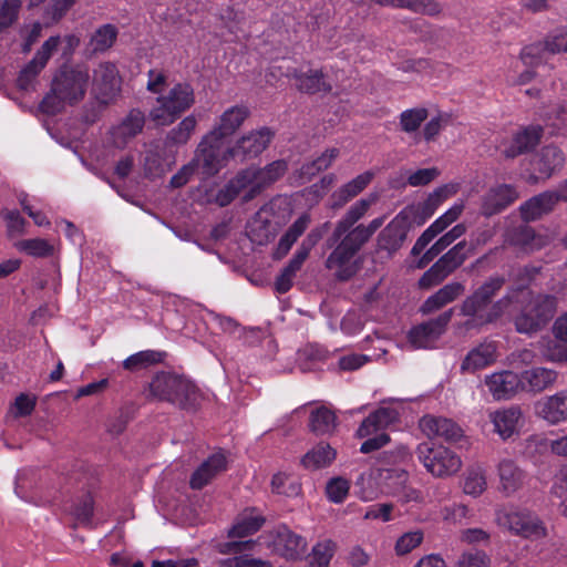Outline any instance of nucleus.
<instances>
[{"label":"nucleus","mask_w":567,"mask_h":567,"mask_svg":"<svg viewBox=\"0 0 567 567\" xmlns=\"http://www.w3.org/2000/svg\"><path fill=\"white\" fill-rule=\"evenodd\" d=\"M466 233L464 224H457L443 236H441L431 248L424 254L419 267H424L433 258L440 255L444 249L452 245L456 239L461 238Z\"/></svg>","instance_id":"37998d69"},{"label":"nucleus","mask_w":567,"mask_h":567,"mask_svg":"<svg viewBox=\"0 0 567 567\" xmlns=\"http://www.w3.org/2000/svg\"><path fill=\"white\" fill-rule=\"evenodd\" d=\"M424 534L421 529L411 530L400 536L395 543V553L399 556L406 555L421 545Z\"/></svg>","instance_id":"6e6d98bb"},{"label":"nucleus","mask_w":567,"mask_h":567,"mask_svg":"<svg viewBox=\"0 0 567 567\" xmlns=\"http://www.w3.org/2000/svg\"><path fill=\"white\" fill-rule=\"evenodd\" d=\"M501 488L506 495L515 493L524 482V473L511 460H503L498 464Z\"/></svg>","instance_id":"ea45409f"},{"label":"nucleus","mask_w":567,"mask_h":567,"mask_svg":"<svg viewBox=\"0 0 567 567\" xmlns=\"http://www.w3.org/2000/svg\"><path fill=\"white\" fill-rule=\"evenodd\" d=\"M547 121L555 130L567 131V103L557 105L548 115Z\"/></svg>","instance_id":"774afa93"},{"label":"nucleus","mask_w":567,"mask_h":567,"mask_svg":"<svg viewBox=\"0 0 567 567\" xmlns=\"http://www.w3.org/2000/svg\"><path fill=\"white\" fill-rule=\"evenodd\" d=\"M144 123V113L140 110H132L127 116L111 131L113 145L117 148L125 147L133 137L142 132Z\"/></svg>","instance_id":"c756f323"},{"label":"nucleus","mask_w":567,"mask_h":567,"mask_svg":"<svg viewBox=\"0 0 567 567\" xmlns=\"http://www.w3.org/2000/svg\"><path fill=\"white\" fill-rule=\"evenodd\" d=\"M310 224V216L302 214L295 223L288 228V230L280 238L276 249L272 252V258L280 260L291 249L292 245L297 239L305 233Z\"/></svg>","instance_id":"4c0bfd02"},{"label":"nucleus","mask_w":567,"mask_h":567,"mask_svg":"<svg viewBox=\"0 0 567 567\" xmlns=\"http://www.w3.org/2000/svg\"><path fill=\"white\" fill-rule=\"evenodd\" d=\"M488 420L493 424V431L503 441L519 434L524 426V413L519 405L501 408L488 413Z\"/></svg>","instance_id":"2eb2a0df"},{"label":"nucleus","mask_w":567,"mask_h":567,"mask_svg":"<svg viewBox=\"0 0 567 567\" xmlns=\"http://www.w3.org/2000/svg\"><path fill=\"white\" fill-rule=\"evenodd\" d=\"M339 156L338 148H329L324 151L312 162L306 163L300 168V177L305 181H310L316 174L329 168L334 159Z\"/></svg>","instance_id":"49530a36"},{"label":"nucleus","mask_w":567,"mask_h":567,"mask_svg":"<svg viewBox=\"0 0 567 567\" xmlns=\"http://www.w3.org/2000/svg\"><path fill=\"white\" fill-rule=\"evenodd\" d=\"M228 156H230L228 150L223 148V141L209 138V134H206L199 143L192 163L195 168L202 169L205 176H213L225 165Z\"/></svg>","instance_id":"ddd939ff"},{"label":"nucleus","mask_w":567,"mask_h":567,"mask_svg":"<svg viewBox=\"0 0 567 567\" xmlns=\"http://www.w3.org/2000/svg\"><path fill=\"white\" fill-rule=\"evenodd\" d=\"M336 458V451L326 443H319L301 460L302 465L309 470L328 466Z\"/></svg>","instance_id":"c03bdc74"},{"label":"nucleus","mask_w":567,"mask_h":567,"mask_svg":"<svg viewBox=\"0 0 567 567\" xmlns=\"http://www.w3.org/2000/svg\"><path fill=\"white\" fill-rule=\"evenodd\" d=\"M91 75L85 64L61 66L53 76L51 90L40 103L41 112L54 115L65 105L80 103L87 91Z\"/></svg>","instance_id":"f03ea898"},{"label":"nucleus","mask_w":567,"mask_h":567,"mask_svg":"<svg viewBox=\"0 0 567 567\" xmlns=\"http://www.w3.org/2000/svg\"><path fill=\"white\" fill-rule=\"evenodd\" d=\"M558 308V299L554 295L527 291L520 309L514 317V326L518 333L533 336L542 331L554 318Z\"/></svg>","instance_id":"20e7f679"},{"label":"nucleus","mask_w":567,"mask_h":567,"mask_svg":"<svg viewBox=\"0 0 567 567\" xmlns=\"http://www.w3.org/2000/svg\"><path fill=\"white\" fill-rule=\"evenodd\" d=\"M118 35V29L111 23L99 27L90 39L93 52H105L113 47Z\"/></svg>","instance_id":"a18cd8bd"},{"label":"nucleus","mask_w":567,"mask_h":567,"mask_svg":"<svg viewBox=\"0 0 567 567\" xmlns=\"http://www.w3.org/2000/svg\"><path fill=\"white\" fill-rule=\"evenodd\" d=\"M271 207L265 205L261 207L248 226V235L252 243L257 245H266L270 243L277 235L279 226L270 219Z\"/></svg>","instance_id":"393cba45"},{"label":"nucleus","mask_w":567,"mask_h":567,"mask_svg":"<svg viewBox=\"0 0 567 567\" xmlns=\"http://www.w3.org/2000/svg\"><path fill=\"white\" fill-rule=\"evenodd\" d=\"M567 52V30L549 38L545 44H532L523 49L522 60L526 65H536L545 53Z\"/></svg>","instance_id":"cd10ccee"},{"label":"nucleus","mask_w":567,"mask_h":567,"mask_svg":"<svg viewBox=\"0 0 567 567\" xmlns=\"http://www.w3.org/2000/svg\"><path fill=\"white\" fill-rule=\"evenodd\" d=\"M165 354L155 350L140 351L130 355L124 360L123 367L130 371H137L150 365L159 363L164 360Z\"/></svg>","instance_id":"de8ad7c7"},{"label":"nucleus","mask_w":567,"mask_h":567,"mask_svg":"<svg viewBox=\"0 0 567 567\" xmlns=\"http://www.w3.org/2000/svg\"><path fill=\"white\" fill-rule=\"evenodd\" d=\"M565 156L556 146L544 147L533 159V167L544 179L549 178L564 166Z\"/></svg>","instance_id":"c9c22d12"},{"label":"nucleus","mask_w":567,"mask_h":567,"mask_svg":"<svg viewBox=\"0 0 567 567\" xmlns=\"http://www.w3.org/2000/svg\"><path fill=\"white\" fill-rule=\"evenodd\" d=\"M420 427L431 439L457 442L463 437V430L453 420L446 417L425 415L420 420Z\"/></svg>","instance_id":"b1692460"},{"label":"nucleus","mask_w":567,"mask_h":567,"mask_svg":"<svg viewBox=\"0 0 567 567\" xmlns=\"http://www.w3.org/2000/svg\"><path fill=\"white\" fill-rule=\"evenodd\" d=\"M194 103L193 86L188 83H176L156 97V102L150 111V118L157 125H171Z\"/></svg>","instance_id":"39448f33"},{"label":"nucleus","mask_w":567,"mask_h":567,"mask_svg":"<svg viewBox=\"0 0 567 567\" xmlns=\"http://www.w3.org/2000/svg\"><path fill=\"white\" fill-rule=\"evenodd\" d=\"M264 190L260 183L257 167H248L240 171L233 179L216 195V203L219 206H227L238 195H243L244 202H249Z\"/></svg>","instance_id":"9d476101"},{"label":"nucleus","mask_w":567,"mask_h":567,"mask_svg":"<svg viewBox=\"0 0 567 567\" xmlns=\"http://www.w3.org/2000/svg\"><path fill=\"white\" fill-rule=\"evenodd\" d=\"M504 243L524 252H533L545 245V239L534 228L527 225H519L506 229Z\"/></svg>","instance_id":"a878e982"},{"label":"nucleus","mask_w":567,"mask_h":567,"mask_svg":"<svg viewBox=\"0 0 567 567\" xmlns=\"http://www.w3.org/2000/svg\"><path fill=\"white\" fill-rule=\"evenodd\" d=\"M557 206V197L550 190L539 193L520 204L518 210L524 221H535L550 214Z\"/></svg>","instance_id":"c85d7f7f"},{"label":"nucleus","mask_w":567,"mask_h":567,"mask_svg":"<svg viewBox=\"0 0 567 567\" xmlns=\"http://www.w3.org/2000/svg\"><path fill=\"white\" fill-rule=\"evenodd\" d=\"M467 240H461L445 252L427 271L420 278L421 288H431L442 282L450 274L457 269L466 258L472 255L467 252Z\"/></svg>","instance_id":"9b49d317"},{"label":"nucleus","mask_w":567,"mask_h":567,"mask_svg":"<svg viewBox=\"0 0 567 567\" xmlns=\"http://www.w3.org/2000/svg\"><path fill=\"white\" fill-rule=\"evenodd\" d=\"M385 217H377L369 224H359L353 231L343 235L341 239L332 244L328 239L329 246H334V249L326 260V267L333 272L337 279L348 280L358 270L357 264L353 260L354 256L360 249L370 240L375 231L384 224Z\"/></svg>","instance_id":"7ed1b4c3"},{"label":"nucleus","mask_w":567,"mask_h":567,"mask_svg":"<svg viewBox=\"0 0 567 567\" xmlns=\"http://www.w3.org/2000/svg\"><path fill=\"white\" fill-rule=\"evenodd\" d=\"M350 489V482L343 477L331 478L326 486V494L328 498L338 504L342 503L348 496Z\"/></svg>","instance_id":"bf43d9fd"},{"label":"nucleus","mask_w":567,"mask_h":567,"mask_svg":"<svg viewBox=\"0 0 567 567\" xmlns=\"http://www.w3.org/2000/svg\"><path fill=\"white\" fill-rule=\"evenodd\" d=\"M227 467V460L223 453L210 455L192 474L189 485L193 489H202Z\"/></svg>","instance_id":"7c9ffc66"},{"label":"nucleus","mask_w":567,"mask_h":567,"mask_svg":"<svg viewBox=\"0 0 567 567\" xmlns=\"http://www.w3.org/2000/svg\"><path fill=\"white\" fill-rule=\"evenodd\" d=\"M465 291V286L462 282L453 281L441 289H439L434 295L430 296L422 305L421 311L424 315H429L437 311L444 306L453 302L460 296H462Z\"/></svg>","instance_id":"f704fd0d"},{"label":"nucleus","mask_w":567,"mask_h":567,"mask_svg":"<svg viewBox=\"0 0 567 567\" xmlns=\"http://www.w3.org/2000/svg\"><path fill=\"white\" fill-rule=\"evenodd\" d=\"M93 94L102 105L113 103L121 91V76L112 62H101L93 71Z\"/></svg>","instance_id":"f8f14e48"},{"label":"nucleus","mask_w":567,"mask_h":567,"mask_svg":"<svg viewBox=\"0 0 567 567\" xmlns=\"http://www.w3.org/2000/svg\"><path fill=\"white\" fill-rule=\"evenodd\" d=\"M453 194L454 189L452 186H443L436 188L424 202L423 210L427 214V216H431L434 210Z\"/></svg>","instance_id":"e2e57ef3"},{"label":"nucleus","mask_w":567,"mask_h":567,"mask_svg":"<svg viewBox=\"0 0 567 567\" xmlns=\"http://www.w3.org/2000/svg\"><path fill=\"white\" fill-rule=\"evenodd\" d=\"M374 174L367 171L338 188L332 195V208H341L352 198L362 193L372 182Z\"/></svg>","instance_id":"72a5a7b5"},{"label":"nucleus","mask_w":567,"mask_h":567,"mask_svg":"<svg viewBox=\"0 0 567 567\" xmlns=\"http://www.w3.org/2000/svg\"><path fill=\"white\" fill-rule=\"evenodd\" d=\"M16 247L30 256L44 258L54 254V246L43 238L24 239Z\"/></svg>","instance_id":"603ef678"},{"label":"nucleus","mask_w":567,"mask_h":567,"mask_svg":"<svg viewBox=\"0 0 567 567\" xmlns=\"http://www.w3.org/2000/svg\"><path fill=\"white\" fill-rule=\"evenodd\" d=\"M427 116L425 107L405 110L400 115V126L405 133H415Z\"/></svg>","instance_id":"864d4df0"},{"label":"nucleus","mask_w":567,"mask_h":567,"mask_svg":"<svg viewBox=\"0 0 567 567\" xmlns=\"http://www.w3.org/2000/svg\"><path fill=\"white\" fill-rule=\"evenodd\" d=\"M416 454L426 471L435 477L454 475L462 466L461 457L443 445L421 443Z\"/></svg>","instance_id":"1a4fd4ad"},{"label":"nucleus","mask_w":567,"mask_h":567,"mask_svg":"<svg viewBox=\"0 0 567 567\" xmlns=\"http://www.w3.org/2000/svg\"><path fill=\"white\" fill-rule=\"evenodd\" d=\"M249 111L244 105H234L223 112L214 128L208 133L209 138L224 140L233 135L248 117Z\"/></svg>","instance_id":"bb28decb"},{"label":"nucleus","mask_w":567,"mask_h":567,"mask_svg":"<svg viewBox=\"0 0 567 567\" xmlns=\"http://www.w3.org/2000/svg\"><path fill=\"white\" fill-rule=\"evenodd\" d=\"M464 204L455 203L447 212L431 224L433 229L439 234L444 231L452 223H454L463 213Z\"/></svg>","instance_id":"0e129e2a"},{"label":"nucleus","mask_w":567,"mask_h":567,"mask_svg":"<svg viewBox=\"0 0 567 567\" xmlns=\"http://www.w3.org/2000/svg\"><path fill=\"white\" fill-rule=\"evenodd\" d=\"M394 8L409 9L414 12L434 14L439 12L437 4L430 0H395Z\"/></svg>","instance_id":"69168bd1"},{"label":"nucleus","mask_w":567,"mask_h":567,"mask_svg":"<svg viewBox=\"0 0 567 567\" xmlns=\"http://www.w3.org/2000/svg\"><path fill=\"white\" fill-rule=\"evenodd\" d=\"M456 567H489V558L481 550L467 551L461 556Z\"/></svg>","instance_id":"338daca9"},{"label":"nucleus","mask_w":567,"mask_h":567,"mask_svg":"<svg viewBox=\"0 0 567 567\" xmlns=\"http://www.w3.org/2000/svg\"><path fill=\"white\" fill-rule=\"evenodd\" d=\"M307 259V250L296 251L289 264L282 269L280 275L277 277L275 287L279 293H286L293 282V278L297 271L300 270L302 264Z\"/></svg>","instance_id":"79ce46f5"},{"label":"nucleus","mask_w":567,"mask_h":567,"mask_svg":"<svg viewBox=\"0 0 567 567\" xmlns=\"http://www.w3.org/2000/svg\"><path fill=\"white\" fill-rule=\"evenodd\" d=\"M496 524L511 534L524 538L538 539L546 536V527L539 517L519 508H499L495 514Z\"/></svg>","instance_id":"6e6552de"},{"label":"nucleus","mask_w":567,"mask_h":567,"mask_svg":"<svg viewBox=\"0 0 567 567\" xmlns=\"http://www.w3.org/2000/svg\"><path fill=\"white\" fill-rule=\"evenodd\" d=\"M518 197L519 193L515 186L508 184L495 185L482 197L481 212L484 216H493L506 209Z\"/></svg>","instance_id":"6ab92c4d"},{"label":"nucleus","mask_w":567,"mask_h":567,"mask_svg":"<svg viewBox=\"0 0 567 567\" xmlns=\"http://www.w3.org/2000/svg\"><path fill=\"white\" fill-rule=\"evenodd\" d=\"M409 220L404 212L398 214L379 234L377 243L380 250L393 254L399 250L408 234Z\"/></svg>","instance_id":"5701e85b"},{"label":"nucleus","mask_w":567,"mask_h":567,"mask_svg":"<svg viewBox=\"0 0 567 567\" xmlns=\"http://www.w3.org/2000/svg\"><path fill=\"white\" fill-rule=\"evenodd\" d=\"M288 165L284 159L275 161L262 168L257 167L260 183L265 189L276 181H278L287 172Z\"/></svg>","instance_id":"5fc2aeb1"},{"label":"nucleus","mask_w":567,"mask_h":567,"mask_svg":"<svg viewBox=\"0 0 567 567\" xmlns=\"http://www.w3.org/2000/svg\"><path fill=\"white\" fill-rule=\"evenodd\" d=\"M45 68L41 61L33 58L20 72L18 78V86L28 90L39 73Z\"/></svg>","instance_id":"052dcab7"},{"label":"nucleus","mask_w":567,"mask_h":567,"mask_svg":"<svg viewBox=\"0 0 567 567\" xmlns=\"http://www.w3.org/2000/svg\"><path fill=\"white\" fill-rule=\"evenodd\" d=\"M491 395L497 400H511L518 393H523L519 373L511 370H503L488 374L484 379Z\"/></svg>","instance_id":"dca6fc26"},{"label":"nucleus","mask_w":567,"mask_h":567,"mask_svg":"<svg viewBox=\"0 0 567 567\" xmlns=\"http://www.w3.org/2000/svg\"><path fill=\"white\" fill-rule=\"evenodd\" d=\"M334 551V544L331 540L318 543L311 554L309 567H328Z\"/></svg>","instance_id":"13d9d810"},{"label":"nucleus","mask_w":567,"mask_h":567,"mask_svg":"<svg viewBox=\"0 0 567 567\" xmlns=\"http://www.w3.org/2000/svg\"><path fill=\"white\" fill-rule=\"evenodd\" d=\"M543 128L540 126H530L515 135L513 144L503 151L508 158H514L530 148L535 147L542 136Z\"/></svg>","instance_id":"58836bf2"},{"label":"nucleus","mask_w":567,"mask_h":567,"mask_svg":"<svg viewBox=\"0 0 567 567\" xmlns=\"http://www.w3.org/2000/svg\"><path fill=\"white\" fill-rule=\"evenodd\" d=\"M288 76L295 81L296 87L305 93H328L332 90L331 84L326 81L320 70H308L306 72L293 70Z\"/></svg>","instance_id":"473e14b6"},{"label":"nucleus","mask_w":567,"mask_h":567,"mask_svg":"<svg viewBox=\"0 0 567 567\" xmlns=\"http://www.w3.org/2000/svg\"><path fill=\"white\" fill-rule=\"evenodd\" d=\"M486 475L482 467L476 466L467 470L463 484L465 494L474 497L480 496L486 489Z\"/></svg>","instance_id":"8fccbe9b"},{"label":"nucleus","mask_w":567,"mask_h":567,"mask_svg":"<svg viewBox=\"0 0 567 567\" xmlns=\"http://www.w3.org/2000/svg\"><path fill=\"white\" fill-rule=\"evenodd\" d=\"M453 316V309H449L434 319L413 327L409 332V342L414 349L433 348L436 341L445 332Z\"/></svg>","instance_id":"4468645a"},{"label":"nucleus","mask_w":567,"mask_h":567,"mask_svg":"<svg viewBox=\"0 0 567 567\" xmlns=\"http://www.w3.org/2000/svg\"><path fill=\"white\" fill-rule=\"evenodd\" d=\"M274 549L281 556L295 559L306 551V540L288 529L286 526L279 527L274 538Z\"/></svg>","instance_id":"2f4dec72"},{"label":"nucleus","mask_w":567,"mask_h":567,"mask_svg":"<svg viewBox=\"0 0 567 567\" xmlns=\"http://www.w3.org/2000/svg\"><path fill=\"white\" fill-rule=\"evenodd\" d=\"M534 410L536 416L549 425H557L567 421V391H558L538 400Z\"/></svg>","instance_id":"aec40b11"},{"label":"nucleus","mask_w":567,"mask_h":567,"mask_svg":"<svg viewBox=\"0 0 567 567\" xmlns=\"http://www.w3.org/2000/svg\"><path fill=\"white\" fill-rule=\"evenodd\" d=\"M272 137L274 133L269 128L261 127L244 135L228 153L233 157L240 156L241 161L256 157L267 148Z\"/></svg>","instance_id":"a211bd4d"},{"label":"nucleus","mask_w":567,"mask_h":567,"mask_svg":"<svg viewBox=\"0 0 567 567\" xmlns=\"http://www.w3.org/2000/svg\"><path fill=\"white\" fill-rule=\"evenodd\" d=\"M309 427L317 435L330 434L337 427V416L327 406H319L310 414Z\"/></svg>","instance_id":"a19ab883"},{"label":"nucleus","mask_w":567,"mask_h":567,"mask_svg":"<svg viewBox=\"0 0 567 567\" xmlns=\"http://www.w3.org/2000/svg\"><path fill=\"white\" fill-rule=\"evenodd\" d=\"M398 417L399 413L395 409L381 406L364 419L357 431V435L361 439L373 434L375 435L361 444L360 452L367 454L386 445L390 437L386 433L381 431L394 423Z\"/></svg>","instance_id":"0eeeda50"},{"label":"nucleus","mask_w":567,"mask_h":567,"mask_svg":"<svg viewBox=\"0 0 567 567\" xmlns=\"http://www.w3.org/2000/svg\"><path fill=\"white\" fill-rule=\"evenodd\" d=\"M21 6V0L0 1V31L8 29L16 22Z\"/></svg>","instance_id":"4d7b16f0"},{"label":"nucleus","mask_w":567,"mask_h":567,"mask_svg":"<svg viewBox=\"0 0 567 567\" xmlns=\"http://www.w3.org/2000/svg\"><path fill=\"white\" fill-rule=\"evenodd\" d=\"M196 126L197 118L194 115H188L168 132L167 141L177 145L186 144L195 132Z\"/></svg>","instance_id":"3c124183"},{"label":"nucleus","mask_w":567,"mask_h":567,"mask_svg":"<svg viewBox=\"0 0 567 567\" xmlns=\"http://www.w3.org/2000/svg\"><path fill=\"white\" fill-rule=\"evenodd\" d=\"M264 524V518L250 513L240 514L229 532L231 537H245L256 533Z\"/></svg>","instance_id":"09e8293b"},{"label":"nucleus","mask_w":567,"mask_h":567,"mask_svg":"<svg viewBox=\"0 0 567 567\" xmlns=\"http://www.w3.org/2000/svg\"><path fill=\"white\" fill-rule=\"evenodd\" d=\"M558 377L559 373L556 370L540 365L523 370L519 372L523 393L532 395L540 394L553 388Z\"/></svg>","instance_id":"f3484780"},{"label":"nucleus","mask_w":567,"mask_h":567,"mask_svg":"<svg viewBox=\"0 0 567 567\" xmlns=\"http://www.w3.org/2000/svg\"><path fill=\"white\" fill-rule=\"evenodd\" d=\"M536 349L542 358L551 363H567V341L556 337L543 336L536 342Z\"/></svg>","instance_id":"e433bc0d"},{"label":"nucleus","mask_w":567,"mask_h":567,"mask_svg":"<svg viewBox=\"0 0 567 567\" xmlns=\"http://www.w3.org/2000/svg\"><path fill=\"white\" fill-rule=\"evenodd\" d=\"M377 202L375 195H369L352 204L346 214L336 223L334 229L330 236L332 244L337 243L343 235L350 234L355 228V224L361 220Z\"/></svg>","instance_id":"412c9836"},{"label":"nucleus","mask_w":567,"mask_h":567,"mask_svg":"<svg viewBox=\"0 0 567 567\" xmlns=\"http://www.w3.org/2000/svg\"><path fill=\"white\" fill-rule=\"evenodd\" d=\"M497 358L498 343L493 340H484L468 351L461 363V371L474 373L494 364Z\"/></svg>","instance_id":"4be33fe9"},{"label":"nucleus","mask_w":567,"mask_h":567,"mask_svg":"<svg viewBox=\"0 0 567 567\" xmlns=\"http://www.w3.org/2000/svg\"><path fill=\"white\" fill-rule=\"evenodd\" d=\"M153 396L177 404L183 409L194 408L199 399L196 385L185 377L161 372L150 383Z\"/></svg>","instance_id":"423d86ee"},{"label":"nucleus","mask_w":567,"mask_h":567,"mask_svg":"<svg viewBox=\"0 0 567 567\" xmlns=\"http://www.w3.org/2000/svg\"><path fill=\"white\" fill-rule=\"evenodd\" d=\"M505 285L502 276H492L457 306L460 319L454 323L455 333L462 337L482 332L485 327L497 322L522 292L520 287L511 288L498 300L493 298Z\"/></svg>","instance_id":"f257e3e1"},{"label":"nucleus","mask_w":567,"mask_h":567,"mask_svg":"<svg viewBox=\"0 0 567 567\" xmlns=\"http://www.w3.org/2000/svg\"><path fill=\"white\" fill-rule=\"evenodd\" d=\"M453 194L454 189L452 186H443L436 188L424 202L423 210L427 214V216H431L434 210Z\"/></svg>","instance_id":"680f3d73"}]
</instances>
